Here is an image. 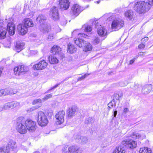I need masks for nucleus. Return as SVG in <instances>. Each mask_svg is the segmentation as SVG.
Here are the masks:
<instances>
[{
  "instance_id": "64",
  "label": "nucleus",
  "mask_w": 153,
  "mask_h": 153,
  "mask_svg": "<svg viewBox=\"0 0 153 153\" xmlns=\"http://www.w3.org/2000/svg\"><path fill=\"white\" fill-rule=\"evenodd\" d=\"M119 97H120V96H119V95L118 96V97H117V100H119Z\"/></svg>"
},
{
  "instance_id": "24",
  "label": "nucleus",
  "mask_w": 153,
  "mask_h": 153,
  "mask_svg": "<svg viewBox=\"0 0 153 153\" xmlns=\"http://www.w3.org/2000/svg\"><path fill=\"white\" fill-rule=\"evenodd\" d=\"M51 52L53 54H59L61 51V48L58 46L54 45L51 48Z\"/></svg>"
},
{
  "instance_id": "40",
  "label": "nucleus",
  "mask_w": 153,
  "mask_h": 153,
  "mask_svg": "<svg viewBox=\"0 0 153 153\" xmlns=\"http://www.w3.org/2000/svg\"><path fill=\"white\" fill-rule=\"evenodd\" d=\"M43 102L42 99L39 98L34 100L32 102V104L33 105H35L38 103H41Z\"/></svg>"
},
{
  "instance_id": "39",
  "label": "nucleus",
  "mask_w": 153,
  "mask_h": 153,
  "mask_svg": "<svg viewBox=\"0 0 153 153\" xmlns=\"http://www.w3.org/2000/svg\"><path fill=\"white\" fill-rule=\"evenodd\" d=\"M0 153H9L8 149L5 146L0 147Z\"/></svg>"
},
{
  "instance_id": "60",
  "label": "nucleus",
  "mask_w": 153,
  "mask_h": 153,
  "mask_svg": "<svg viewBox=\"0 0 153 153\" xmlns=\"http://www.w3.org/2000/svg\"><path fill=\"white\" fill-rule=\"evenodd\" d=\"M61 55H62V59H63V58H64L65 57V56H64V55L63 54H61Z\"/></svg>"
},
{
  "instance_id": "52",
  "label": "nucleus",
  "mask_w": 153,
  "mask_h": 153,
  "mask_svg": "<svg viewBox=\"0 0 153 153\" xmlns=\"http://www.w3.org/2000/svg\"><path fill=\"white\" fill-rule=\"evenodd\" d=\"M138 57V56H136V58H134L133 59H132L131 60L129 61V64H130V65L132 64L134 62L135 59L136 58H137Z\"/></svg>"
},
{
  "instance_id": "29",
  "label": "nucleus",
  "mask_w": 153,
  "mask_h": 153,
  "mask_svg": "<svg viewBox=\"0 0 153 153\" xmlns=\"http://www.w3.org/2000/svg\"><path fill=\"white\" fill-rule=\"evenodd\" d=\"M125 148L122 146H120L116 148L113 153H125Z\"/></svg>"
},
{
  "instance_id": "4",
  "label": "nucleus",
  "mask_w": 153,
  "mask_h": 153,
  "mask_svg": "<svg viewBox=\"0 0 153 153\" xmlns=\"http://www.w3.org/2000/svg\"><path fill=\"white\" fill-rule=\"evenodd\" d=\"M38 124L42 126H46L48 121L47 116L42 111H39L38 113Z\"/></svg>"
},
{
  "instance_id": "31",
  "label": "nucleus",
  "mask_w": 153,
  "mask_h": 153,
  "mask_svg": "<svg viewBox=\"0 0 153 153\" xmlns=\"http://www.w3.org/2000/svg\"><path fill=\"white\" fill-rule=\"evenodd\" d=\"M125 16L129 20L131 19L134 16V13L132 10H128L125 13Z\"/></svg>"
},
{
  "instance_id": "9",
  "label": "nucleus",
  "mask_w": 153,
  "mask_h": 153,
  "mask_svg": "<svg viewBox=\"0 0 153 153\" xmlns=\"http://www.w3.org/2000/svg\"><path fill=\"white\" fill-rule=\"evenodd\" d=\"M65 111L62 110L57 113L55 115L56 122L57 124L60 125L63 123L64 120Z\"/></svg>"
},
{
  "instance_id": "30",
  "label": "nucleus",
  "mask_w": 153,
  "mask_h": 153,
  "mask_svg": "<svg viewBox=\"0 0 153 153\" xmlns=\"http://www.w3.org/2000/svg\"><path fill=\"white\" fill-rule=\"evenodd\" d=\"M82 30L85 32L89 33L91 31L92 28L90 25L85 24L82 26Z\"/></svg>"
},
{
  "instance_id": "27",
  "label": "nucleus",
  "mask_w": 153,
  "mask_h": 153,
  "mask_svg": "<svg viewBox=\"0 0 153 153\" xmlns=\"http://www.w3.org/2000/svg\"><path fill=\"white\" fill-rule=\"evenodd\" d=\"M141 4L142 7V8L143 10L144 13L148 11L149 10L150 7V5L148 2H146L144 1H142Z\"/></svg>"
},
{
  "instance_id": "55",
  "label": "nucleus",
  "mask_w": 153,
  "mask_h": 153,
  "mask_svg": "<svg viewBox=\"0 0 153 153\" xmlns=\"http://www.w3.org/2000/svg\"><path fill=\"white\" fill-rule=\"evenodd\" d=\"M129 111V110L127 108H124L123 112L124 113L126 114Z\"/></svg>"
},
{
  "instance_id": "48",
  "label": "nucleus",
  "mask_w": 153,
  "mask_h": 153,
  "mask_svg": "<svg viewBox=\"0 0 153 153\" xmlns=\"http://www.w3.org/2000/svg\"><path fill=\"white\" fill-rule=\"evenodd\" d=\"M100 42V40L99 38L98 37H95L93 40V43L94 44H98Z\"/></svg>"
},
{
  "instance_id": "20",
  "label": "nucleus",
  "mask_w": 153,
  "mask_h": 153,
  "mask_svg": "<svg viewBox=\"0 0 153 153\" xmlns=\"http://www.w3.org/2000/svg\"><path fill=\"white\" fill-rule=\"evenodd\" d=\"M142 5L141 1H138L134 4V9L136 11L139 13H144L143 10L142 8Z\"/></svg>"
},
{
  "instance_id": "58",
  "label": "nucleus",
  "mask_w": 153,
  "mask_h": 153,
  "mask_svg": "<svg viewBox=\"0 0 153 153\" xmlns=\"http://www.w3.org/2000/svg\"><path fill=\"white\" fill-rule=\"evenodd\" d=\"M4 110V105L3 106H0V112L1 111Z\"/></svg>"
},
{
  "instance_id": "21",
  "label": "nucleus",
  "mask_w": 153,
  "mask_h": 153,
  "mask_svg": "<svg viewBox=\"0 0 153 153\" xmlns=\"http://www.w3.org/2000/svg\"><path fill=\"white\" fill-rule=\"evenodd\" d=\"M68 153H81L82 152L78 146H72L68 148Z\"/></svg>"
},
{
  "instance_id": "32",
  "label": "nucleus",
  "mask_w": 153,
  "mask_h": 153,
  "mask_svg": "<svg viewBox=\"0 0 153 153\" xmlns=\"http://www.w3.org/2000/svg\"><path fill=\"white\" fill-rule=\"evenodd\" d=\"M76 139L78 140L80 139L81 143L82 144H85L88 142V138L84 136L80 137L79 135H78Z\"/></svg>"
},
{
  "instance_id": "36",
  "label": "nucleus",
  "mask_w": 153,
  "mask_h": 153,
  "mask_svg": "<svg viewBox=\"0 0 153 153\" xmlns=\"http://www.w3.org/2000/svg\"><path fill=\"white\" fill-rule=\"evenodd\" d=\"M7 32V30L6 29H4V30H0V38L1 39H4L6 37Z\"/></svg>"
},
{
  "instance_id": "50",
  "label": "nucleus",
  "mask_w": 153,
  "mask_h": 153,
  "mask_svg": "<svg viewBox=\"0 0 153 153\" xmlns=\"http://www.w3.org/2000/svg\"><path fill=\"white\" fill-rule=\"evenodd\" d=\"M62 153H68V148L67 146H65L62 149Z\"/></svg>"
},
{
  "instance_id": "35",
  "label": "nucleus",
  "mask_w": 153,
  "mask_h": 153,
  "mask_svg": "<svg viewBox=\"0 0 153 153\" xmlns=\"http://www.w3.org/2000/svg\"><path fill=\"white\" fill-rule=\"evenodd\" d=\"M139 152L140 153H151L152 151L149 148L143 147L140 149Z\"/></svg>"
},
{
  "instance_id": "5",
  "label": "nucleus",
  "mask_w": 153,
  "mask_h": 153,
  "mask_svg": "<svg viewBox=\"0 0 153 153\" xmlns=\"http://www.w3.org/2000/svg\"><path fill=\"white\" fill-rule=\"evenodd\" d=\"M124 22L120 18H115L112 22L111 28L113 31L117 30L123 27Z\"/></svg>"
},
{
  "instance_id": "28",
  "label": "nucleus",
  "mask_w": 153,
  "mask_h": 153,
  "mask_svg": "<svg viewBox=\"0 0 153 153\" xmlns=\"http://www.w3.org/2000/svg\"><path fill=\"white\" fill-rule=\"evenodd\" d=\"M152 90H153V88L151 85H145L142 89V92L144 94H147Z\"/></svg>"
},
{
  "instance_id": "6",
  "label": "nucleus",
  "mask_w": 153,
  "mask_h": 153,
  "mask_svg": "<svg viewBox=\"0 0 153 153\" xmlns=\"http://www.w3.org/2000/svg\"><path fill=\"white\" fill-rule=\"evenodd\" d=\"M29 70L28 67L24 65H19L14 69V73L16 75L20 76L25 74Z\"/></svg>"
},
{
  "instance_id": "25",
  "label": "nucleus",
  "mask_w": 153,
  "mask_h": 153,
  "mask_svg": "<svg viewBox=\"0 0 153 153\" xmlns=\"http://www.w3.org/2000/svg\"><path fill=\"white\" fill-rule=\"evenodd\" d=\"M46 19V17L42 14H39L36 18V21L39 22L40 24V25L45 24V22Z\"/></svg>"
},
{
  "instance_id": "10",
  "label": "nucleus",
  "mask_w": 153,
  "mask_h": 153,
  "mask_svg": "<svg viewBox=\"0 0 153 153\" xmlns=\"http://www.w3.org/2000/svg\"><path fill=\"white\" fill-rule=\"evenodd\" d=\"M57 7H53L51 9L50 11V16L51 18L54 21H57L59 19V13Z\"/></svg>"
},
{
  "instance_id": "8",
  "label": "nucleus",
  "mask_w": 153,
  "mask_h": 153,
  "mask_svg": "<svg viewBox=\"0 0 153 153\" xmlns=\"http://www.w3.org/2000/svg\"><path fill=\"white\" fill-rule=\"evenodd\" d=\"M48 65V63L44 60L39 61L34 64L33 68L36 70H42L46 68Z\"/></svg>"
},
{
  "instance_id": "61",
  "label": "nucleus",
  "mask_w": 153,
  "mask_h": 153,
  "mask_svg": "<svg viewBox=\"0 0 153 153\" xmlns=\"http://www.w3.org/2000/svg\"><path fill=\"white\" fill-rule=\"evenodd\" d=\"M143 52H140V53H139V55H143Z\"/></svg>"
},
{
  "instance_id": "54",
  "label": "nucleus",
  "mask_w": 153,
  "mask_h": 153,
  "mask_svg": "<svg viewBox=\"0 0 153 153\" xmlns=\"http://www.w3.org/2000/svg\"><path fill=\"white\" fill-rule=\"evenodd\" d=\"M145 46V45L143 44H141L138 45V47L139 48L142 49L144 48Z\"/></svg>"
},
{
  "instance_id": "38",
  "label": "nucleus",
  "mask_w": 153,
  "mask_h": 153,
  "mask_svg": "<svg viewBox=\"0 0 153 153\" xmlns=\"http://www.w3.org/2000/svg\"><path fill=\"white\" fill-rule=\"evenodd\" d=\"M11 102H8L5 103L4 105V110H8L10 108L12 109Z\"/></svg>"
},
{
  "instance_id": "3",
  "label": "nucleus",
  "mask_w": 153,
  "mask_h": 153,
  "mask_svg": "<svg viewBox=\"0 0 153 153\" xmlns=\"http://www.w3.org/2000/svg\"><path fill=\"white\" fill-rule=\"evenodd\" d=\"M7 145L5 146L8 149V152L10 153V151L16 153L19 149V146L17 144L16 141L12 139H9L7 142Z\"/></svg>"
},
{
  "instance_id": "16",
  "label": "nucleus",
  "mask_w": 153,
  "mask_h": 153,
  "mask_svg": "<svg viewBox=\"0 0 153 153\" xmlns=\"http://www.w3.org/2000/svg\"><path fill=\"white\" fill-rule=\"evenodd\" d=\"M97 32L98 35L101 36L106 37L107 35V31L105 28L101 25L97 28Z\"/></svg>"
},
{
  "instance_id": "56",
  "label": "nucleus",
  "mask_w": 153,
  "mask_h": 153,
  "mask_svg": "<svg viewBox=\"0 0 153 153\" xmlns=\"http://www.w3.org/2000/svg\"><path fill=\"white\" fill-rule=\"evenodd\" d=\"M148 2L150 4V6L151 5H153V0H148Z\"/></svg>"
},
{
  "instance_id": "33",
  "label": "nucleus",
  "mask_w": 153,
  "mask_h": 153,
  "mask_svg": "<svg viewBox=\"0 0 153 153\" xmlns=\"http://www.w3.org/2000/svg\"><path fill=\"white\" fill-rule=\"evenodd\" d=\"M76 51V48L73 45L69 44L68 48V51L72 53L75 52Z\"/></svg>"
},
{
  "instance_id": "22",
  "label": "nucleus",
  "mask_w": 153,
  "mask_h": 153,
  "mask_svg": "<svg viewBox=\"0 0 153 153\" xmlns=\"http://www.w3.org/2000/svg\"><path fill=\"white\" fill-rule=\"evenodd\" d=\"M17 29L20 34L23 35L26 33L27 31V27L21 24H19L17 27Z\"/></svg>"
},
{
  "instance_id": "43",
  "label": "nucleus",
  "mask_w": 153,
  "mask_h": 153,
  "mask_svg": "<svg viewBox=\"0 0 153 153\" xmlns=\"http://www.w3.org/2000/svg\"><path fill=\"white\" fill-rule=\"evenodd\" d=\"M93 121V119L92 117H89L85 119V124H88L92 123Z\"/></svg>"
},
{
  "instance_id": "42",
  "label": "nucleus",
  "mask_w": 153,
  "mask_h": 153,
  "mask_svg": "<svg viewBox=\"0 0 153 153\" xmlns=\"http://www.w3.org/2000/svg\"><path fill=\"white\" fill-rule=\"evenodd\" d=\"M131 136L133 138L138 139L141 137V135L139 134L136 132L133 133Z\"/></svg>"
},
{
  "instance_id": "57",
  "label": "nucleus",
  "mask_w": 153,
  "mask_h": 153,
  "mask_svg": "<svg viewBox=\"0 0 153 153\" xmlns=\"http://www.w3.org/2000/svg\"><path fill=\"white\" fill-rule=\"evenodd\" d=\"M117 114V111H115L114 112V117H115Z\"/></svg>"
},
{
  "instance_id": "34",
  "label": "nucleus",
  "mask_w": 153,
  "mask_h": 153,
  "mask_svg": "<svg viewBox=\"0 0 153 153\" xmlns=\"http://www.w3.org/2000/svg\"><path fill=\"white\" fill-rule=\"evenodd\" d=\"M48 60L50 63L51 64H56L58 62V60L57 58L53 56H49Z\"/></svg>"
},
{
  "instance_id": "51",
  "label": "nucleus",
  "mask_w": 153,
  "mask_h": 153,
  "mask_svg": "<svg viewBox=\"0 0 153 153\" xmlns=\"http://www.w3.org/2000/svg\"><path fill=\"white\" fill-rule=\"evenodd\" d=\"M149 38L147 37H145L142 39L141 40V42L143 43H145L148 40Z\"/></svg>"
},
{
  "instance_id": "59",
  "label": "nucleus",
  "mask_w": 153,
  "mask_h": 153,
  "mask_svg": "<svg viewBox=\"0 0 153 153\" xmlns=\"http://www.w3.org/2000/svg\"><path fill=\"white\" fill-rule=\"evenodd\" d=\"M3 69V68L1 67L0 68V76H1V74L2 72V71Z\"/></svg>"
},
{
  "instance_id": "14",
  "label": "nucleus",
  "mask_w": 153,
  "mask_h": 153,
  "mask_svg": "<svg viewBox=\"0 0 153 153\" xmlns=\"http://www.w3.org/2000/svg\"><path fill=\"white\" fill-rule=\"evenodd\" d=\"M59 6L62 10H67L69 7L70 2L68 0H59Z\"/></svg>"
},
{
  "instance_id": "63",
  "label": "nucleus",
  "mask_w": 153,
  "mask_h": 153,
  "mask_svg": "<svg viewBox=\"0 0 153 153\" xmlns=\"http://www.w3.org/2000/svg\"><path fill=\"white\" fill-rule=\"evenodd\" d=\"M33 153H39V152H34Z\"/></svg>"
},
{
  "instance_id": "41",
  "label": "nucleus",
  "mask_w": 153,
  "mask_h": 153,
  "mask_svg": "<svg viewBox=\"0 0 153 153\" xmlns=\"http://www.w3.org/2000/svg\"><path fill=\"white\" fill-rule=\"evenodd\" d=\"M116 102L113 99L108 104V107L110 108H111L114 106H115Z\"/></svg>"
},
{
  "instance_id": "23",
  "label": "nucleus",
  "mask_w": 153,
  "mask_h": 153,
  "mask_svg": "<svg viewBox=\"0 0 153 153\" xmlns=\"http://www.w3.org/2000/svg\"><path fill=\"white\" fill-rule=\"evenodd\" d=\"M25 43L22 41H18L16 42L15 48L16 51L18 52L21 51L24 48Z\"/></svg>"
},
{
  "instance_id": "11",
  "label": "nucleus",
  "mask_w": 153,
  "mask_h": 153,
  "mask_svg": "<svg viewBox=\"0 0 153 153\" xmlns=\"http://www.w3.org/2000/svg\"><path fill=\"white\" fill-rule=\"evenodd\" d=\"M82 10V8L79 5L76 4L73 6L71 13L72 15L76 16L78 15Z\"/></svg>"
},
{
  "instance_id": "45",
  "label": "nucleus",
  "mask_w": 153,
  "mask_h": 153,
  "mask_svg": "<svg viewBox=\"0 0 153 153\" xmlns=\"http://www.w3.org/2000/svg\"><path fill=\"white\" fill-rule=\"evenodd\" d=\"M52 97V95L51 94L47 95L45 96L44 97L42 98L43 101H45L47 100L48 99L51 98Z\"/></svg>"
},
{
  "instance_id": "7",
  "label": "nucleus",
  "mask_w": 153,
  "mask_h": 153,
  "mask_svg": "<svg viewBox=\"0 0 153 153\" xmlns=\"http://www.w3.org/2000/svg\"><path fill=\"white\" fill-rule=\"evenodd\" d=\"M27 130L30 132H33L36 128V123L35 122L30 120H27L25 122Z\"/></svg>"
},
{
  "instance_id": "19",
  "label": "nucleus",
  "mask_w": 153,
  "mask_h": 153,
  "mask_svg": "<svg viewBox=\"0 0 153 153\" xmlns=\"http://www.w3.org/2000/svg\"><path fill=\"white\" fill-rule=\"evenodd\" d=\"M53 31V30H52V31L50 33L48 36L47 40L48 41H51L54 38L55 34L54 33H56L59 32L60 31L59 27L56 26L55 29Z\"/></svg>"
},
{
  "instance_id": "26",
  "label": "nucleus",
  "mask_w": 153,
  "mask_h": 153,
  "mask_svg": "<svg viewBox=\"0 0 153 153\" xmlns=\"http://www.w3.org/2000/svg\"><path fill=\"white\" fill-rule=\"evenodd\" d=\"M23 22L24 23V26L27 27V28L29 27H33V23L32 19L30 18L25 19Z\"/></svg>"
},
{
  "instance_id": "1",
  "label": "nucleus",
  "mask_w": 153,
  "mask_h": 153,
  "mask_svg": "<svg viewBox=\"0 0 153 153\" xmlns=\"http://www.w3.org/2000/svg\"><path fill=\"white\" fill-rule=\"evenodd\" d=\"M75 43L80 48L83 47V51L87 52L91 51L92 49V45L90 43L88 42L85 41L81 39H74Z\"/></svg>"
},
{
  "instance_id": "15",
  "label": "nucleus",
  "mask_w": 153,
  "mask_h": 153,
  "mask_svg": "<svg viewBox=\"0 0 153 153\" xmlns=\"http://www.w3.org/2000/svg\"><path fill=\"white\" fill-rule=\"evenodd\" d=\"M10 20H12L11 22H9L7 24V29L9 35L10 36L13 35L15 33V26L12 22L13 19L11 18Z\"/></svg>"
},
{
  "instance_id": "49",
  "label": "nucleus",
  "mask_w": 153,
  "mask_h": 153,
  "mask_svg": "<svg viewBox=\"0 0 153 153\" xmlns=\"http://www.w3.org/2000/svg\"><path fill=\"white\" fill-rule=\"evenodd\" d=\"M39 108V107L37 106H34V107H33L30 108L28 109H27V112H31L32 111H34V110H36L38 108Z\"/></svg>"
},
{
  "instance_id": "53",
  "label": "nucleus",
  "mask_w": 153,
  "mask_h": 153,
  "mask_svg": "<svg viewBox=\"0 0 153 153\" xmlns=\"http://www.w3.org/2000/svg\"><path fill=\"white\" fill-rule=\"evenodd\" d=\"M30 53L31 55H33L36 54L37 53V50H32L30 51Z\"/></svg>"
},
{
  "instance_id": "13",
  "label": "nucleus",
  "mask_w": 153,
  "mask_h": 153,
  "mask_svg": "<svg viewBox=\"0 0 153 153\" xmlns=\"http://www.w3.org/2000/svg\"><path fill=\"white\" fill-rule=\"evenodd\" d=\"M17 92V90H14L11 88H9L0 90V97L2 96H5L9 94H13Z\"/></svg>"
},
{
  "instance_id": "62",
  "label": "nucleus",
  "mask_w": 153,
  "mask_h": 153,
  "mask_svg": "<svg viewBox=\"0 0 153 153\" xmlns=\"http://www.w3.org/2000/svg\"><path fill=\"white\" fill-rule=\"evenodd\" d=\"M100 0H99L97 1V3H99L100 2Z\"/></svg>"
},
{
  "instance_id": "37",
  "label": "nucleus",
  "mask_w": 153,
  "mask_h": 153,
  "mask_svg": "<svg viewBox=\"0 0 153 153\" xmlns=\"http://www.w3.org/2000/svg\"><path fill=\"white\" fill-rule=\"evenodd\" d=\"M76 32H77V30H74L72 33V35H75V34L76 33H76ZM77 34H78V35H79V37H83L84 38H87V37H88V36L84 33H77Z\"/></svg>"
},
{
  "instance_id": "2",
  "label": "nucleus",
  "mask_w": 153,
  "mask_h": 153,
  "mask_svg": "<svg viewBox=\"0 0 153 153\" xmlns=\"http://www.w3.org/2000/svg\"><path fill=\"white\" fill-rule=\"evenodd\" d=\"M24 122L22 117L17 119L16 128L17 131L22 134H24L27 132L26 127L24 125Z\"/></svg>"
},
{
  "instance_id": "47",
  "label": "nucleus",
  "mask_w": 153,
  "mask_h": 153,
  "mask_svg": "<svg viewBox=\"0 0 153 153\" xmlns=\"http://www.w3.org/2000/svg\"><path fill=\"white\" fill-rule=\"evenodd\" d=\"M89 75V74H86L84 75V76H82L79 77L77 79V81H81L84 79L86 77Z\"/></svg>"
},
{
  "instance_id": "12",
  "label": "nucleus",
  "mask_w": 153,
  "mask_h": 153,
  "mask_svg": "<svg viewBox=\"0 0 153 153\" xmlns=\"http://www.w3.org/2000/svg\"><path fill=\"white\" fill-rule=\"evenodd\" d=\"M122 143L123 145L126 146V147H129L131 149L136 148L137 144L136 141L129 140L123 141Z\"/></svg>"
},
{
  "instance_id": "46",
  "label": "nucleus",
  "mask_w": 153,
  "mask_h": 153,
  "mask_svg": "<svg viewBox=\"0 0 153 153\" xmlns=\"http://www.w3.org/2000/svg\"><path fill=\"white\" fill-rule=\"evenodd\" d=\"M61 84V83L59 82L55 86L52 87H51L50 89L48 90L46 92H45V94L46 93H49L50 92V91L51 90H53L54 89L56 88H57L58 86L59 85Z\"/></svg>"
},
{
  "instance_id": "18",
  "label": "nucleus",
  "mask_w": 153,
  "mask_h": 153,
  "mask_svg": "<svg viewBox=\"0 0 153 153\" xmlns=\"http://www.w3.org/2000/svg\"><path fill=\"white\" fill-rule=\"evenodd\" d=\"M77 108L75 106H73L69 108L67 111V113L68 117L71 118L74 116L77 112Z\"/></svg>"
},
{
  "instance_id": "44",
  "label": "nucleus",
  "mask_w": 153,
  "mask_h": 153,
  "mask_svg": "<svg viewBox=\"0 0 153 153\" xmlns=\"http://www.w3.org/2000/svg\"><path fill=\"white\" fill-rule=\"evenodd\" d=\"M12 108H13L17 107H19L20 105V103L19 102H10Z\"/></svg>"
},
{
  "instance_id": "17",
  "label": "nucleus",
  "mask_w": 153,
  "mask_h": 153,
  "mask_svg": "<svg viewBox=\"0 0 153 153\" xmlns=\"http://www.w3.org/2000/svg\"><path fill=\"white\" fill-rule=\"evenodd\" d=\"M39 28L40 31L44 33H47L51 30V26L46 23L40 25Z\"/></svg>"
}]
</instances>
